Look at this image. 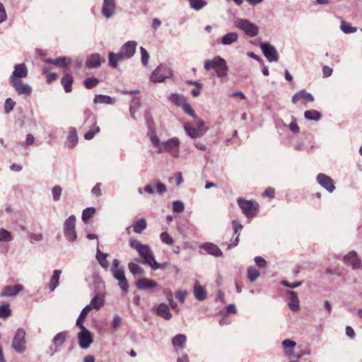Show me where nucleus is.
Here are the masks:
<instances>
[{
	"label": "nucleus",
	"instance_id": "f03ea898",
	"mask_svg": "<svg viewBox=\"0 0 362 362\" xmlns=\"http://www.w3.org/2000/svg\"><path fill=\"white\" fill-rule=\"evenodd\" d=\"M129 243L131 247L136 250L141 257H142L143 260L141 262L143 264L149 265L153 270L160 268V264L156 261L153 253L148 245L142 244L134 238H131Z\"/></svg>",
	"mask_w": 362,
	"mask_h": 362
},
{
	"label": "nucleus",
	"instance_id": "473e14b6",
	"mask_svg": "<svg viewBox=\"0 0 362 362\" xmlns=\"http://www.w3.org/2000/svg\"><path fill=\"white\" fill-rule=\"evenodd\" d=\"M116 102V100L109 95H96L93 99L95 104H108L112 105Z\"/></svg>",
	"mask_w": 362,
	"mask_h": 362
},
{
	"label": "nucleus",
	"instance_id": "4d7b16f0",
	"mask_svg": "<svg viewBox=\"0 0 362 362\" xmlns=\"http://www.w3.org/2000/svg\"><path fill=\"white\" fill-rule=\"evenodd\" d=\"M140 51H141V63L144 66H146L148 64V59H149V54L148 52H147V50L144 48L143 47H140Z\"/></svg>",
	"mask_w": 362,
	"mask_h": 362
},
{
	"label": "nucleus",
	"instance_id": "13d9d810",
	"mask_svg": "<svg viewBox=\"0 0 362 362\" xmlns=\"http://www.w3.org/2000/svg\"><path fill=\"white\" fill-rule=\"evenodd\" d=\"M185 205L182 201H174L173 202V210L175 213H181L184 211Z\"/></svg>",
	"mask_w": 362,
	"mask_h": 362
},
{
	"label": "nucleus",
	"instance_id": "ddd939ff",
	"mask_svg": "<svg viewBox=\"0 0 362 362\" xmlns=\"http://www.w3.org/2000/svg\"><path fill=\"white\" fill-rule=\"evenodd\" d=\"M260 47L264 57L269 62H276L278 60L279 55L274 46L267 42H262L260 43Z\"/></svg>",
	"mask_w": 362,
	"mask_h": 362
},
{
	"label": "nucleus",
	"instance_id": "de8ad7c7",
	"mask_svg": "<svg viewBox=\"0 0 362 362\" xmlns=\"http://www.w3.org/2000/svg\"><path fill=\"white\" fill-rule=\"evenodd\" d=\"M95 209L93 207L86 208L83 211L82 220L84 223H88V220L93 216Z\"/></svg>",
	"mask_w": 362,
	"mask_h": 362
},
{
	"label": "nucleus",
	"instance_id": "774afa93",
	"mask_svg": "<svg viewBox=\"0 0 362 362\" xmlns=\"http://www.w3.org/2000/svg\"><path fill=\"white\" fill-rule=\"evenodd\" d=\"M288 305L289 306L290 309L294 312L298 311L300 309L299 300L290 301L288 303Z\"/></svg>",
	"mask_w": 362,
	"mask_h": 362
},
{
	"label": "nucleus",
	"instance_id": "6ab92c4d",
	"mask_svg": "<svg viewBox=\"0 0 362 362\" xmlns=\"http://www.w3.org/2000/svg\"><path fill=\"white\" fill-rule=\"evenodd\" d=\"M344 262L346 265L352 267L353 269H358L361 267V261L358 258L356 251H351L344 257Z\"/></svg>",
	"mask_w": 362,
	"mask_h": 362
},
{
	"label": "nucleus",
	"instance_id": "a211bd4d",
	"mask_svg": "<svg viewBox=\"0 0 362 362\" xmlns=\"http://www.w3.org/2000/svg\"><path fill=\"white\" fill-rule=\"evenodd\" d=\"M78 344L81 349H88L93 342L92 335L88 329L81 330L78 334Z\"/></svg>",
	"mask_w": 362,
	"mask_h": 362
},
{
	"label": "nucleus",
	"instance_id": "ea45409f",
	"mask_svg": "<svg viewBox=\"0 0 362 362\" xmlns=\"http://www.w3.org/2000/svg\"><path fill=\"white\" fill-rule=\"evenodd\" d=\"M340 29L345 34H351L357 31L356 27H353L350 23H348L343 19L341 20Z\"/></svg>",
	"mask_w": 362,
	"mask_h": 362
},
{
	"label": "nucleus",
	"instance_id": "680f3d73",
	"mask_svg": "<svg viewBox=\"0 0 362 362\" xmlns=\"http://www.w3.org/2000/svg\"><path fill=\"white\" fill-rule=\"evenodd\" d=\"M187 295V292L186 291H177L175 294V298H177L181 303H184L185 301Z\"/></svg>",
	"mask_w": 362,
	"mask_h": 362
},
{
	"label": "nucleus",
	"instance_id": "f257e3e1",
	"mask_svg": "<svg viewBox=\"0 0 362 362\" xmlns=\"http://www.w3.org/2000/svg\"><path fill=\"white\" fill-rule=\"evenodd\" d=\"M151 142L158 153H168L172 156L177 158L180 155V141L177 137H173L161 141L153 133L150 135Z\"/></svg>",
	"mask_w": 362,
	"mask_h": 362
},
{
	"label": "nucleus",
	"instance_id": "37998d69",
	"mask_svg": "<svg viewBox=\"0 0 362 362\" xmlns=\"http://www.w3.org/2000/svg\"><path fill=\"white\" fill-rule=\"evenodd\" d=\"M100 131V127L96 125L95 122L94 124L90 127V129L84 134V139L86 140H90L94 137L95 134L99 133Z\"/></svg>",
	"mask_w": 362,
	"mask_h": 362
},
{
	"label": "nucleus",
	"instance_id": "0e129e2a",
	"mask_svg": "<svg viewBox=\"0 0 362 362\" xmlns=\"http://www.w3.org/2000/svg\"><path fill=\"white\" fill-rule=\"evenodd\" d=\"M289 129L293 133H298L299 132V127L297 124L296 119L293 117L292 122L288 125Z\"/></svg>",
	"mask_w": 362,
	"mask_h": 362
},
{
	"label": "nucleus",
	"instance_id": "7c9ffc66",
	"mask_svg": "<svg viewBox=\"0 0 362 362\" xmlns=\"http://www.w3.org/2000/svg\"><path fill=\"white\" fill-rule=\"evenodd\" d=\"M98 245H99V243L98 242ZM108 256L107 253H104L100 251L99 249V247H97L96 250V255L95 258L97 261L98 262L99 264L105 269H107L109 267V262L107 260V257Z\"/></svg>",
	"mask_w": 362,
	"mask_h": 362
},
{
	"label": "nucleus",
	"instance_id": "338daca9",
	"mask_svg": "<svg viewBox=\"0 0 362 362\" xmlns=\"http://www.w3.org/2000/svg\"><path fill=\"white\" fill-rule=\"evenodd\" d=\"M35 141V137L33 134H28L26 136V141L25 142H23L21 143V145L22 146H30L32 145Z\"/></svg>",
	"mask_w": 362,
	"mask_h": 362
},
{
	"label": "nucleus",
	"instance_id": "cd10ccee",
	"mask_svg": "<svg viewBox=\"0 0 362 362\" xmlns=\"http://www.w3.org/2000/svg\"><path fill=\"white\" fill-rule=\"evenodd\" d=\"M102 62L101 57L99 54L95 53L89 55L86 59V66L89 69L97 68L100 66Z\"/></svg>",
	"mask_w": 362,
	"mask_h": 362
},
{
	"label": "nucleus",
	"instance_id": "2eb2a0df",
	"mask_svg": "<svg viewBox=\"0 0 362 362\" xmlns=\"http://www.w3.org/2000/svg\"><path fill=\"white\" fill-rule=\"evenodd\" d=\"M10 85L18 95H22L24 98L28 97L33 92V88L29 84L25 83L23 81L10 83Z\"/></svg>",
	"mask_w": 362,
	"mask_h": 362
},
{
	"label": "nucleus",
	"instance_id": "a18cd8bd",
	"mask_svg": "<svg viewBox=\"0 0 362 362\" xmlns=\"http://www.w3.org/2000/svg\"><path fill=\"white\" fill-rule=\"evenodd\" d=\"M189 6L195 11L202 9L206 4L204 0H189Z\"/></svg>",
	"mask_w": 362,
	"mask_h": 362
},
{
	"label": "nucleus",
	"instance_id": "e433bc0d",
	"mask_svg": "<svg viewBox=\"0 0 362 362\" xmlns=\"http://www.w3.org/2000/svg\"><path fill=\"white\" fill-rule=\"evenodd\" d=\"M73 77L69 74H65L61 80V83L64 86L66 93H69L72 90Z\"/></svg>",
	"mask_w": 362,
	"mask_h": 362
},
{
	"label": "nucleus",
	"instance_id": "39448f33",
	"mask_svg": "<svg viewBox=\"0 0 362 362\" xmlns=\"http://www.w3.org/2000/svg\"><path fill=\"white\" fill-rule=\"evenodd\" d=\"M235 26L243 30L249 37H255L258 35L259 28L253 23L247 19L238 18L234 23Z\"/></svg>",
	"mask_w": 362,
	"mask_h": 362
},
{
	"label": "nucleus",
	"instance_id": "9d476101",
	"mask_svg": "<svg viewBox=\"0 0 362 362\" xmlns=\"http://www.w3.org/2000/svg\"><path fill=\"white\" fill-rule=\"evenodd\" d=\"M28 70L26 65L23 63L16 64L13 71L9 77V83L22 81L23 78L28 76Z\"/></svg>",
	"mask_w": 362,
	"mask_h": 362
},
{
	"label": "nucleus",
	"instance_id": "6e6d98bb",
	"mask_svg": "<svg viewBox=\"0 0 362 362\" xmlns=\"http://www.w3.org/2000/svg\"><path fill=\"white\" fill-rule=\"evenodd\" d=\"M29 237H30V242L32 244L40 242L44 238V236H43L42 233H30Z\"/></svg>",
	"mask_w": 362,
	"mask_h": 362
},
{
	"label": "nucleus",
	"instance_id": "603ef678",
	"mask_svg": "<svg viewBox=\"0 0 362 362\" xmlns=\"http://www.w3.org/2000/svg\"><path fill=\"white\" fill-rule=\"evenodd\" d=\"M99 83V80L95 77L87 78L84 81L85 87L91 89Z\"/></svg>",
	"mask_w": 362,
	"mask_h": 362
},
{
	"label": "nucleus",
	"instance_id": "5701e85b",
	"mask_svg": "<svg viewBox=\"0 0 362 362\" xmlns=\"http://www.w3.org/2000/svg\"><path fill=\"white\" fill-rule=\"evenodd\" d=\"M115 11V0H104L102 13L107 18H110L112 16Z\"/></svg>",
	"mask_w": 362,
	"mask_h": 362
},
{
	"label": "nucleus",
	"instance_id": "bf43d9fd",
	"mask_svg": "<svg viewBox=\"0 0 362 362\" xmlns=\"http://www.w3.org/2000/svg\"><path fill=\"white\" fill-rule=\"evenodd\" d=\"M121 325H122V318L117 315H115L113 317L112 322V328L115 331H117L121 327Z\"/></svg>",
	"mask_w": 362,
	"mask_h": 362
},
{
	"label": "nucleus",
	"instance_id": "c85d7f7f",
	"mask_svg": "<svg viewBox=\"0 0 362 362\" xmlns=\"http://www.w3.org/2000/svg\"><path fill=\"white\" fill-rule=\"evenodd\" d=\"M46 62L62 68H66L70 65L71 59L66 57H60L56 59H47Z\"/></svg>",
	"mask_w": 362,
	"mask_h": 362
},
{
	"label": "nucleus",
	"instance_id": "1a4fd4ad",
	"mask_svg": "<svg viewBox=\"0 0 362 362\" xmlns=\"http://www.w3.org/2000/svg\"><path fill=\"white\" fill-rule=\"evenodd\" d=\"M25 331L19 328L17 329L12 341L13 349L18 353L22 354L26 350Z\"/></svg>",
	"mask_w": 362,
	"mask_h": 362
},
{
	"label": "nucleus",
	"instance_id": "5fc2aeb1",
	"mask_svg": "<svg viewBox=\"0 0 362 362\" xmlns=\"http://www.w3.org/2000/svg\"><path fill=\"white\" fill-rule=\"evenodd\" d=\"M16 105V102L13 100L11 98H8L6 99L4 102V111L6 113H8L11 112L14 106Z\"/></svg>",
	"mask_w": 362,
	"mask_h": 362
},
{
	"label": "nucleus",
	"instance_id": "4be33fe9",
	"mask_svg": "<svg viewBox=\"0 0 362 362\" xmlns=\"http://www.w3.org/2000/svg\"><path fill=\"white\" fill-rule=\"evenodd\" d=\"M184 129L187 133V134L191 138H198L202 136L205 132L207 131V129H200L197 128L192 126L189 124H186L184 126Z\"/></svg>",
	"mask_w": 362,
	"mask_h": 362
},
{
	"label": "nucleus",
	"instance_id": "9b49d317",
	"mask_svg": "<svg viewBox=\"0 0 362 362\" xmlns=\"http://www.w3.org/2000/svg\"><path fill=\"white\" fill-rule=\"evenodd\" d=\"M171 75V71L168 67L160 64L151 74V80L156 83L164 82Z\"/></svg>",
	"mask_w": 362,
	"mask_h": 362
},
{
	"label": "nucleus",
	"instance_id": "423d86ee",
	"mask_svg": "<svg viewBox=\"0 0 362 362\" xmlns=\"http://www.w3.org/2000/svg\"><path fill=\"white\" fill-rule=\"evenodd\" d=\"M76 221V216L74 215H71L64 223V235L66 240L71 243H74L77 239Z\"/></svg>",
	"mask_w": 362,
	"mask_h": 362
},
{
	"label": "nucleus",
	"instance_id": "69168bd1",
	"mask_svg": "<svg viewBox=\"0 0 362 362\" xmlns=\"http://www.w3.org/2000/svg\"><path fill=\"white\" fill-rule=\"evenodd\" d=\"M167 298H168V303L170 304V305L171 306V308L174 310H176L177 311L179 310L178 308H177V304L176 302L174 301L173 298V294L171 292H170L167 296Z\"/></svg>",
	"mask_w": 362,
	"mask_h": 362
},
{
	"label": "nucleus",
	"instance_id": "4468645a",
	"mask_svg": "<svg viewBox=\"0 0 362 362\" xmlns=\"http://www.w3.org/2000/svg\"><path fill=\"white\" fill-rule=\"evenodd\" d=\"M155 189L158 194L162 195L167 192V187L160 181L154 180L151 184L146 185L144 191L149 194H153L155 193Z\"/></svg>",
	"mask_w": 362,
	"mask_h": 362
},
{
	"label": "nucleus",
	"instance_id": "7ed1b4c3",
	"mask_svg": "<svg viewBox=\"0 0 362 362\" xmlns=\"http://www.w3.org/2000/svg\"><path fill=\"white\" fill-rule=\"evenodd\" d=\"M137 43L131 40L125 42L118 53L110 52L108 54V64L110 66L116 69L118 66V62L127 60L132 58L136 52Z\"/></svg>",
	"mask_w": 362,
	"mask_h": 362
},
{
	"label": "nucleus",
	"instance_id": "09e8293b",
	"mask_svg": "<svg viewBox=\"0 0 362 362\" xmlns=\"http://www.w3.org/2000/svg\"><path fill=\"white\" fill-rule=\"evenodd\" d=\"M11 315V310L8 304L0 305V318L5 319Z\"/></svg>",
	"mask_w": 362,
	"mask_h": 362
},
{
	"label": "nucleus",
	"instance_id": "393cba45",
	"mask_svg": "<svg viewBox=\"0 0 362 362\" xmlns=\"http://www.w3.org/2000/svg\"><path fill=\"white\" fill-rule=\"evenodd\" d=\"M200 247L204 250L207 253L215 257H221L223 255V253L219 247L214 243H204L200 246Z\"/></svg>",
	"mask_w": 362,
	"mask_h": 362
},
{
	"label": "nucleus",
	"instance_id": "c03bdc74",
	"mask_svg": "<svg viewBox=\"0 0 362 362\" xmlns=\"http://www.w3.org/2000/svg\"><path fill=\"white\" fill-rule=\"evenodd\" d=\"M141 102L140 99L138 97H134L132 98L130 107H129V112L130 115L132 118H135V112L136 111V109L140 106Z\"/></svg>",
	"mask_w": 362,
	"mask_h": 362
},
{
	"label": "nucleus",
	"instance_id": "aec40b11",
	"mask_svg": "<svg viewBox=\"0 0 362 362\" xmlns=\"http://www.w3.org/2000/svg\"><path fill=\"white\" fill-rule=\"evenodd\" d=\"M296 345V343L291 339H285L282 341V346L284 347V351L285 355H286L289 358H300L302 355L301 354H296L294 351L293 348Z\"/></svg>",
	"mask_w": 362,
	"mask_h": 362
},
{
	"label": "nucleus",
	"instance_id": "20e7f679",
	"mask_svg": "<svg viewBox=\"0 0 362 362\" xmlns=\"http://www.w3.org/2000/svg\"><path fill=\"white\" fill-rule=\"evenodd\" d=\"M110 272L113 277L118 281V286L120 289L124 293H127L129 292V284L125 276L124 269L119 266V261L117 259H113Z\"/></svg>",
	"mask_w": 362,
	"mask_h": 362
},
{
	"label": "nucleus",
	"instance_id": "f8f14e48",
	"mask_svg": "<svg viewBox=\"0 0 362 362\" xmlns=\"http://www.w3.org/2000/svg\"><path fill=\"white\" fill-rule=\"evenodd\" d=\"M68 336L67 332H62L58 333L52 339V344L49 346L51 355L59 351L60 347L64 344Z\"/></svg>",
	"mask_w": 362,
	"mask_h": 362
},
{
	"label": "nucleus",
	"instance_id": "a19ab883",
	"mask_svg": "<svg viewBox=\"0 0 362 362\" xmlns=\"http://www.w3.org/2000/svg\"><path fill=\"white\" fill-rule=\"evenodd\" d=\"M305 118L310 121H318L320 119L321 113L315 110H307L304 112Z\"/></svg>",
	"mask_w": 362,
	"mask_h": 362
},
{
	"label": "nucleus",
	"instance_id": "2f4dec72",
	"mask_svg": "<svg viewBox=\"0 0 362 362\" xmlns=\"http://www.w3.org/2000/svg\"><path fill=\"white\" fill-rule=\"evenodd\" d=\"M194 295L196 299L202 301L207 298L206 292L198 281H196L194 286Z\"/></svg>",
	"mask_w": 362,
	"mask_h": 362
},
{
	"label": "nucleus",
	"instance_id": "58836bf2",
	"mask_svg": "<svg viewBox=\"0 0 362 362\" xmlns=\"http://www.w3.org/2000/svg\"><path fill=\"white\" fill-rule=\"evenodd\" d=\"M61 274L62 271L59 269H55L54 271L49 283V288L52 291H54V289L59 286Z\"/></svg>",
	"mask_w": 362,
	"mask_h": 362
},
{
	"label": "nucleus",
	"instance_id": "052dcab7",
	"mask_svg": "<svg viewBox=\"0 0 362 362\" xmlns=\"http://www.w3.org/2000/svg\"><path fill=\"white\" fill-rule=\"evenodd\" d=\"M181 107L187 115L194 118L195 117L194 111L187 102L185 103Z\"/></svg>",
	"mask_w": 362,
	"mask_h": 362
},
{
	"label": "nucleus",
	"instance_id": "c756f323",
	"mask_svg": "<svg viewBox=\"0 0 362 362\" xmlns=\"http://www.w3.org/2000/svg\"><path fill=\"white\" fill-rule=\"evenodd\" d=\"M187 342V337L185 334H179L172 339V344L176 351L182 349Z\"/></svg>",
	"mask_w": 362,
	"mask_h": 362
},
{
	"label": "nucleus",
	"instance_id": "f704fd0d",
	"mask_svg": "<svg viewBox=\"0 0 362 362\" xmlns=\"http://www.w3.org/2000/svg\"><path fill=\"white\" fill-rule=\"evenodd\" d=\"M238 35L235 32H230L224 35L221 40L223 45H230L238 41Z\"/></svg>",
	"mask_w": 362,
	"mask_h": 362
},
{
	"label": "nucleus",
	"instance_id": "0eeeda50",
	"mask_svg": "<svg viewBox=\"0 0 362 362\" xmlns=\"http://www.w3.org/2000/svg\"><path fill=\"white\" fill-rule=\"evenodd\" d=\"M98 287L99 291H95V295L88 306L92 309H95L98 310L104 304V289H105V284L100 279H98L97 281Z\"/></svg>",
	"mask_w": 362,
	"mask_h": 362
},
{
	"label": "nucleus",
	"instance_id": "a878e982",
	"mask_svg": "<svg viewBox=\"0 0 362 362\" xmlns=\"http://www.w3.org/2000/svg\"><path fill=\"white\" fill-rule=\"evenodd\" d=\"M300 99L305 100V102H313L314 100V97L310 93L306 92L305 90H301L297 92L292 97V103L293 104H296Z\"/></svg>",
	"mask_w": 362,
	"mask_h": 362
},
{
	"label": "nucleus",
	"instance_id": "dca6fc26",
	"mask_svg": "<svg viewBox=\"0 0 362 362\" xmlns=\"http://www.w3.org/2000/svg\"><path fill=\"white\" fill-rule=\"evenodd\" d=\"M204 66L206 70H209L211 68L228 69L226 61L220 56L215 57L212 60H206Z\"/></svg>",
	"mask_w": 362,
	"mask_h": 362
},
{
	"label": "nucleus",
	"instance_id": "e2e57ef3",
	"mask_svg": "<svg viewBox=\"0 0 362 362\" xmlns=\"http://www.w3.org/2000/svg\"><path fill=\"white\" fill-rule=\"evenodd\" d=\"M7 19L6 11L2 3H0V23L6 21Z\"/></svg>",
	"mask_w": 362,
	"mask_h": 362
},
{
	"label": "nucleus",
	"instance_id": "72a5a7b5",
	"mask_svg": "<svg viewBox=\"0 0 362 362\" xmlns=\"http://www.w3.org/2000/svg\"><path fill=\"white\" fill-rule=\"evenodd\" d=\"M131 227L133 228V230L136 233H141L147 227L146 219L142 218L138 221H134L132 225L128 227L127 229L128 230Z\"/></svg>",
	"mask_w": 362,
	"mask_h": 362
},
{
	"label": "nucleus",
	"instance_id": "c9c22d12",
	"mask_svg": "<svg viewBox=\"0 0 362 362\" xmlns=\"http://www.w3.org/2000/svg\"><path fill=\"white\" fill-rule=\"evenodd\" d=\"M78 143L77 132L75 129L72 128L69 132V136L66 141V146L73 148Z\"/></svg>",
	"mask_w": 362,
	"mask_h": 362
},
{
	"label": "nucleus",
	"instance_id": "412c9836",
	"mask_svg": "<svg viewBox=\"0 0 362 362\" xmlns=\"http://www.w3.org/2000/svg\"><path fill=\"white\" fill-rule=\"evenodd\" d=\"M157 285L158 284L156 281L145 277L139 279L136 283L137 288L141 291L153 288L156 287Z\"/></svg>",
	"mask_w": 362,
	"mask_h": 362
},
{
	"label": "nucleus",
	"instance_id": "bb28decb",
	"mask_svg": "<svg viewBox=\"0 0 362 362\" xmlns=\"http://www.w3.org/2000/svg\"><path fill=\"white\" fill-rule=\"evenodd\" d=\"M156 313L159 317L167 320H169L172 318V313L168 305L163 303L158 305L156 310Z\"/></svg>",
	"mask_w": 362,
	"mask_h": 362
},
{
	"label": "nucleus",
	"instance_id": "8fccbe9b",
	"mask_svg": "<svg viewBox=\"0 0 362 362\" xmlns=\"http://www.w3.org/2000/svg\"><path fill=\"white\" fill-rule=\"evenodd\" d=\"M160 239L162 243L168 245H173L174 243L173 238L168 234V233L164 231L162 232L160 235Z\"/></svg>",
	"mask_w": 362,
	"mask_h": 362
},
{
	"label": "nucleus",
	"instance_id": "b1692460",
	"mask_svg": "<svg viewBox=\"0 0 362 362\" xmlns=\"http://www.w3.org/2000/svg\"><path fill=\"white\" fill-rule=\"evenodd\" d=\"M22 289L23 286L21 285L6 286L3 288L0 296L1 297L16 296Z\"/></svg>",
	"mask_w": 362,
	"mask_h": 362
},
{
	"label": "nucleus",
	"instance_id": "49530a36",
	"mask_svg": "<svg viewBox=\"0 0 362 362\" xmlns=\"http://www.w3.org/2000/svg\"><path fill=\"white\" fill-rule=\"evenodd\" d=\"M12 240V235L8 230L2 228H0V243H8L11 242Z\"/></svg>",
	"mask_w": 362,
	"mask_h": 362
},
{
	"label": "nucleus",
	"instance_id": "79ce46f5",
	"mask_svg": "<svg viewBox=\"0 0 362 362\" xmlns=\"http://www.w3.org/2000/svg\"><path fill=\"white\" fill-rule=\"evenodd\" d=\"M128 268L130 272L134 275H143L144 274V269L135 262H131L128 264Z\"/></svg>",
	"mask_w": 362,
	"mask_h": 362
},
{
	"label": "nucleus",
	"instance_id": "6e6552de",
	"mask_svg": "<svg viewBox=\"0 0 362 362\" xmlns=\"http://www.w3.org/2000/svg\"><path fill=\"white\" fill-rule=\"evenodd\" d=\"M238 203L242 212L247 218H251L256 216L259 207L257 202L240 198L238 199Z\"/></svg>",
	"mask_w": 362,
	"mask_h": 362
},
{
	"label": "nucleus",
	"instance_id": "864d4df0",
	"mask_svg": "<svg viewBox=\"0 0 362 362\" xmlns=\"http://www.w3.org/2000/svg\"><path fill=\"white\" fill-rule=\"evenodd\" d=\"M62 192V188L59 186L56 185L52 189V194L53 197V200L55 202H58L61 199V195Z\"/></svg>",
	"mask_w": 362,
	"mask_h": 362
},
{
	"label": "nucleus",
	"instance_id": "f3484780",
	"mask_svg": "<svg viewBox=\"0 0 362 362\" xmlns=\"http://www.w3.org/2000/svg\"><path fill=\"white\" fill-rule=\"evenodd\" d=\"M317 183L327 190L329 192L332 193L335 189V186L334 185L333 180L328 175L320 173L317 176Z\"/></svg>",
	"mask_w": 362,
	"mask_h": 362
},
{
	"label": "nucleus",
	"instance_id": "3c124183",
	"mask_svg": "<svg viewBox=\"0 0 362 362\" xmlns=\"http://www.w3.org/2000/svg\"><path fill=\"white\" fill-rule=\"evenodd\" d=\"M259 276V272L255 267H249L247 272V277L251 281H256Z\"/></svg>",
	"mask_w": 362,
	"mask_h": 362
},
{
	"label": "nucleus",
	"instance_id": "4c0bfd02",
	"mask_svg": "<svg viewBox=\"0 0 362 362\" xmlns=\"http://www.w3.org/2000/svg\"><path fill=\"white\" fill-rule=\"evenodd\" d=\"M168 100L175 104L178 107H182L185 103L187 102V99L185 96L178 93H173L169 95Z\"/></svg>",
	"mask_w": 362,
	"mask_h": 362
}]
</instances>
